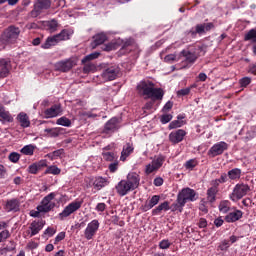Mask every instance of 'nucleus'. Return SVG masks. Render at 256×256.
<instances>
[{
    "instance_id": "e2e57ef3",
    "label": "nucleus",
    "mask_w": 256,
    "mask_h": 256,
    "mask_svg": "<svg viewBox=\"0 0 256 256\" xmlns=\"http://www.w3.org/2000/svg\"><path fill=\"white\" fill-rule=\"evenodd\" d=\"M95 69V65L91 64L90 62L84 64V73H91Z\"/></svg>"
},
{
    "instance_id": "2eb2a0df",
    "label": "nucleus",
    "mask_w": 256,
    "mask_h": 256,
    "mask_svg": "<svg viewBox=\"0 0 256 256\" xmlns=\"http://www.w3.org/2000/svg\"><path fill=\"white\" fill-rule=\"evenodd\" d=\"M62 113L63 109L61 108V104H54L44 111V117L45 119H53L55 117H59Z\"/></svg>"
},
{
    "instance_id": "e433bc0d",
    "label": "nucleus",
    "mask_w": 256,
    "mask_h": 256,
    "mask_svg": "<svg viewBox=\"0 0 256 256\" xmlns=\"http://www.w3.org/2000/svg\"><path fill=\"white\" fill-rule=\"evenodd\" d=\"M93 185H94L95 189L100 191V189H103V187H107V179H105L103 177H98L95 179Z\"/></svg>"
},
{
    "instance_id": "13d9d810",
    "label": "nucleus",
    "mask_w": 256,
    "mask_h": 256,
    "mask_svg": "<svg viewBox=\"0 0 256 256\" xmlns=\"http://www.w3.org/2000/svg\"><path fill=\"white\" fill-rule=\"evenodd\" d=\"M191 93V88H184L177 92L178 97H185Z\"/></svg>"
},
{
    "instance_id": "6e6552de",
    "label": "nucleus",
    "mask_w": 256,
    "mask_h": 256,
    "mask_svg": "<svg viewBox=\"0 0 256 256\" xmlns=\"http://www.w3.org/2000/svg\"><path fill=\"white\" fill-rule=\"evenodd\" d=\"M55 197V192H51L45 196L42 199L40 205L36 207L37 211H42L43 213H49V211H53V209H55V203L52 202V200L55 199Z\"/></svg>"
},
{
    "instance_id": "4be33fe9",
    "label": "nucleus",
    "mask_w": 256,
    "mask_h": 256,
    "mask_svg": "<svg viewBox=\"0 0 256 256\" xmlns=\"http://www.w3.org/2000/svg\"><path fill=\"white\" fill-rule=\"evenodd\" d=\"M133 151H135V147H133L132 143H126L123 146L121 156H120V161H127V158L132 155Z\"/></svg>"
},
{
    "instance_id": "79ce46f5",
    "label": "nucleus",
    "mask_w": 256,
    "mask_h": 256,
    "mask_svg": "<svg viewBox=\"0 0 256 256\" xmlns=\"http://www.w3.org/2000/svg\"><path fill=\"white\" fill-rule=\"evenodd\" d=\"M20 153H22L23 155L31 156L35 153V146H33L31 144L26 145L20 150Z\"/></svg>"
},
{
    "instance_id": "bf43d9fd",
    "label": "nucleus",
    "mask_w": 256,
    "mask_h": 256,
    "mask_svg": "<svg viewBox=\"0 0 256 256\" xmlns=\"http://www.w3.org/2000/svg\"><path fill=\"white\" fill-rule=\"evenodd\" d=\"M241 87H247L248 85H251V78L249 77H244L240 79L239 81Z\"/></svg>"
},
{
    "instance_id": "412c9836",
    "label": "nucleus",
    "mask_w": 256,
    "mask_h": 256,
    "mask_svg": "<svg viewBox=\"0 0 256 256\" xmlns=\"http://www.w3.org/2000/svg\"><path fill=\"white\" fill-rule=\"evenodd\" d=\"M242 218H243V211L235 210L234 212L228 213L225 216L224 221H226V223H236V221H239V219H242Z\"/></svg>"
},
{
    "instance_id": "ddd939ff",
    "label": "nucleus",
    "mask_w": 256,
    "mask_h": 256,
    "mask_svg": "<svg viewBox=\"0 0 256 256\" xmlns=\"http://www.w3.org/2000/svg\"><path fill=\"white\" fill-rule=\"evenodd\" d=\"M99 220L94 219L90 223H88L86 229L84 230V237L87 239V241H91L95 235H97V232L99 231L100 227Z\"/></svg>"
},
{
    "instance_id": "9d476101",
    "label": "nucleus",
    "mask_w": 256,
    "mask_h": 256,
    "mask_svg": "<svg viewBox=\"0 0 256 256\" xmlns=\"http://www.w3.org/2000/svg\"><path fill=\"white\" fill-rule=\"evenodd\" d=\"M198 51L200 54L192 53L191 51L182 50L181 55L185 57L186 63L193 64L201 55H205L207 53V47L206 46H198Z\"/></svg>"
},
{
    "instance_id": "cd10ccee",
    "label": "nucleus",
    "mask_w": 256,
    "mask_h": 256,
    "mask_svg": "<svg viewBox=\"0 0 256 256\" xmlns=\"http://www.w3.org/2000/svg\"><path fill=\"white\" fill-rule=\"evenodd\" d=\"M60 40L57 37V34L54 36H50L46 39L45 43H43L41 45L42 49H51V47H55V45H57V43H59Z\"/></svg>"
},
{
    "instance_id": "aec40b11",
    "label": "nucleus",
    "mask_w": 256,
    "mask_h": 256,
    "mask_svg": "<svg viewBox=\"0 0 256 256\" xmlns=\"http://www.w3.org/2000/svg\"><path fill=\"white\" fill-rule=\"evenodd\" d=\"M159 201H161V196L154 195L151 197L149 201H146L144 205H142V211L144 213H147V211H151L155 207V205L159 204Z\"/></svg>"
},
{
    "instance_id": "a19ab883",
    "label": "nucleus",
    "mask_w": 256,
    "mask_h": 256,
    "mask_svg": "<svg viewBox=\"0 0 256 256\" xmlns=\"http://www.w3.org/2000/svg\"><path fill=\"white\" fill-rule=\"evenodd\" d=\"M101 55V53L99 52H93L91 54L86 55L83 59H82V63H91V61H95V59H99V56Z\"/></svg>"
},
{
    "instance_id": "423d86ee",
    "label": "nucleus",
    "mask_w": 256,
    "mask_h": 256,
    "mask_svg": "<svg viewBox=\"0 0 256 256\" xmlns=\"http://www.w3.org/2000/svg\"><path fill=\"white\" fill-rule=\"evenodd\" d=\"M249 191H251V187H249L247 184L238 183L234 186L232 193L229 194V199L235 203L240 201V199H243V197H245Z\"/></svg>"
},
{
    "instance_id": "603ef678",
    "label": "nucleus",
    "mask_w": 256,
    "mask_h": 256,
    "mask_svg": "<svg viewBox=\"0 0 256 256\" xmlns=\"http://www.w3.org/2000/svg\"><path fill=\"white\" fill-rule=\"evenodd\" d=\"M27 171L28 173H31V175H37L39 172V167L36 163H33L28 167Z\"/></svg>"
},
{
    "instance_id": "de8ad7c7",
    "label": "nucleus",
    "mask_w": 256,
    "mask_h": 256,
    "mask_svg": "<svg viewBox=\"0 0 256 256\" xmlns=\"http://www.w3.org/2000/svg\"><path fill=\"white\" fill-rule=\"evenodd\" d=\"M185 125V122L182 120H173L170 122L168 129H178V127H183Z\"/></svg>"
},
{
    "instance_id": "72a5a7b5",
    "label": "nucleus",
    "mask_w": 256,
    "mask_h": 256,
    "mask_svg": "<svg viewBox=\"0 0 256 256\" xmlns=\"http://www.w3.org/2000/svg\"><path fill=\"white\" fill-rule=\"evenodd\" d=\"M102 157L104 161H108L110 163H113L114 161H117L119 159V156H117V153L115 152H102Z\"/></svg>"
},
{
    "instance_id": "09e8293b",
    "label": "nucleus",
    "mask_w": 256,
    "mask_h": 256,
    "mask_svg": "<svg viewBox=\"0 0 256 256\" xmlns=\"http://www.w3.org/2000/svg\"><path fill=\"white\" fill-rule=\"evenodd\" d=\"M9 161L11 163H19V160L21 159V154L17 152H11L8 156Z\"/></svg>"
},
{
    "instance_id": "473e14b6",
    "label": "nucleus",
    "mask_w": 256,
    "mask_h": 256,
    "mask_svg": "<svg viewBox=\"0 0 256 256\" xmlns=\"http://www.w3.org/2000/svg\"><path fill=\"white\" fill-rule=\"evenodd\" d=\"M217 193H219V190H216L215 188H208L206 192L207 201L209 203H215V201H217Z\"/></svg>"
},
{
    "instance_id": "a878e982",
    "label": "nucleus",
    "mask_w": 256,
    "mask_h": 256,
    "mask_svg": "<svg viewBox=\"0 0 256 256\" xmlns=\"http://www.w3.org/2000/svg\"><path fill=\"white\" fill-rule=\"evenodd\" d=\"M19 205H20L19 200L11 199L6 202L4 209L8 213H11V211H14L15 213H17V211H19Z\"/></svg>"
},
{
    "instance_id": "7ed1b4c3",
    "label": "nucleus",
    "mask_w": 256,
    "mask_h": 256,
    "mask_svg": "<svg viewBox=\"0 0 256 256\" xmlns=\"http://www.w3.org/2000/svg\"><path fill=\"white\" fill-rule=\"evenodd\" d=\"M215 29V24L213 22L197 24L195 28L187 30L184 32L186 38H183L184 43H190L191 39H195L197 35H205L208 31Z\"/></svg>"
},
{
    "instance_id": "0eeeda50",
    "label": "nucleus",
    "mask_w": 256,
    "mask_h": 256,
    "mask_svg": "<svg viewBox=\"0 0 256 256\" xmlns=\"http://www.w3.org/2000/svg\"><path fill=\"white\" fill-rule=\"evenodd\" d=\"M83 205V201H73L69 203L62 212L58 214V219L60 221H65L67 217H71L73 213H76V211H79Z\"/></svg>"
},
{
    "instance_id": "4d7b16f0",
    "label": "nucleus",
    "mask_w": 256,
    "mask_h": 256,
    "mask_svg": "<svg viewBox=\"0 0 256 256\" xmlns=\"http://www.w3.org/2000/svg\"><path fill=\"white\" fill-rule=\"evenodd\" d=\"M171 247V243L167 239H163L159 242V249H169Z\"/></svg>"
},
{
    "instance_id": "49530a36",
    "label": "nucleus",
    "mask_w": 256,
    "mask_h": 256,
    "mask_svg": "<svg viewBox=\"0 0 256 256\" xmlns=\"http://www.w3.org/2000/svg\"><path fill=\"white\" fill-rule=\"evenodd\" d=\"M44 131L50 134V137H59L61 128H46Z\"/></svg>"
},
{
    "instance_id": "864d4df0",
    "label": "nucleus",
    "mask_w": 256,
    "mask_h": 256,
    "mask_svg": "<svg viewBox=\"0 0 256 256\" xmlns=\"http://www.w3.org/2000/svg\"><path fill=\"white\" fill-rule=\"evenodd\" d=\"M11 237V233H9V230H3L0 232V243H3V241H7Z\"/></svg>"
},
{
    "instance_id": "338daca9",
    "label": "nucleus",
    "mask_w": 256,
    "mask_h": 256,
    "mask_svg": "<svg viewBox=\"0 0 256 256\" xmlns=\"http://www.w3.org/2000/svg\"><path fill=\"white\" fill-rule=\"evenodd\" d=\"M173 109V102L168 101L162 108L163 113H167V111H171Z\"/></svg>"
},
{
    "instance_id": "4c0bfd02",
    "label": "nucleus",
    "mask_w": 256,
    "mask_h": 256,
    "mask_svg": "<svg viewBox=\"0 0 256 256\" xmlns=\"http://www.w3.org/2000/svg\"><path fill=\"white\" fill-rule=\"evenodd\" d=\"M244 41H251V43H256V28L250 29L244 35Z\"/></svg>"
},
{
    "instance_id": "39448f33",
    "label": "nucleus",
    "mask_w": 256,
    "mask_h": 256,
    "mask_svg": "<svg viewBox=\"0 0 256 256\" xmlns=\"http://www.w3.org/2000/svg\"><path fill=\"white\" fill-rule=\"evenodd\" d=\"M48 9H51V0H35L33 9L29 13V17L37 19L39 15H42V13H45Z\"/></svg>"
},
{
    "instance_id": "f03ea898",
    "label": "nucleus",
    "mask_w": 256,
    "mask_h": 256,
    "mask_svg": "<svg viewBox=\"0 0 256 256\" xmlns=\"http://www.w3.org/2000/svg\"><path fill=\"white\" fill-rule=\"evenodd\" d=\"M141 183V176H139L136 172H129L126 176V179L121 180L116 186V193L120 197H125V195H129L131 191H135V189L139 188Z\"/></svg>"
},
{
    "instance_id": "3c124183",
    "label": "nucleus",
    "mask_w": 256,
    "mask_h": 256,
    "mask_svg": "<svg viewBox=\"0 0 256 256\" xmlns=\"http://www.w3.org/2000/svg\"><path fill=\"white\" fill-rule=\"evenodd\" d=\"M229 247H231V243L229 242V240H223L218 246V249H220V251H227Z\"/></svg>"
},
{
    "instance_id": "393cba45",
    "label": "nucleus",
    "mask_w": 256,
    "mask_h": 256,
    "mask_svg": "<svg viewBox=\"0 0 256 256\" xmlns=\"http://www.w3.org/2000/svg\"><path fill=\"white\" fill-rule=\"evenodd\" d=\"M0 121L2 123H13V116H11L9 111L5 110V106L2 104H0Z\"/></svg>"
},
{
    "instance_id": "0e129e2a",
    "label": "nucleus",
    "mask_w": 256,
    "mask_h": 256,
    "mask_svg": "<svg viewBox=\"0 0 256 256\" xmlns=\"http://www.w3.org/2000/svg\"><path fill=\"white\" fill-rule=\"evenodd\" d=\"M199 229H206L208 223H207V219L205 218H200L199 222L197 223Z\"/></svg>"
},
{
    "instance_id": "052dcab7",
    "label": "nucleus",
    "mask_w": 256,
    "mask_h": 256,
    "mask_svg": "<svg viewBox=\"0 0 256 256\" xmlns=\"http://www.w3.org/2000/svg\"><path fill=\"white\" fill-rule=\"evenodd\" d=\"M57 233V229L53 228V227H48L45 231H44V235H48V237H53V235H55Z\"/></svg>"
},
{
    "instance_id": "c85d7f7f",
    "label": "nucleus",
    "mask_w": 256,
    "mask_h": 256,
    "mask_svg": "<svg viewBox=\"0 0 256 256\" xmlns=\"http://www.w3.org/2000/svg\"><path fill=\"white\" fill-rule=\"evenodd\" d=\"M105 41H107V35L104 33L95 35L94 41L91 43L92 49H96L99 45H103Z\"/></svg>"
},
{
    "instance_id": "a211bd4d",
    "label": "nucleus",
    "mask_w": 256,
    "mask_h": 256,
    "mask_svg": "<svg viewBox=\"0 0 256 256\" xmlns=\"http://www.w3.org/2000/svg\"><path fill=\"white\" fill-rule=\"evenodd\" d=\"M57 71H61L62 73H67L75 67V61L72 59H67L63 61H59L55 64Z\"/></svg>"
},
{
    "instance_id": "bb28decb",
    "label": "nucleus",
    "mask_w": 256,
    "mask_h": 256,
    "mask_svg": "<svg viewBox=\"0 0 256 256\" xmlns=\"http://www.w3.org/2000/svg\"><path fill=\"white\" fill-rule=\"evenodd\" d=\"M223 183H227V173H222L219 178L212 180L210 188L219 191V185H223Z\"/></svg>"
},
{
    "instance_id": "69168bd1",
    "label": "nucleus",
    "mask_w": 256,
    "mask_h": 256,
    "mask_svg": "<svg viewBox=\"0 0 256 256\" xmlns=\"http://www.w3.org/2000/svg\"><path fill=\"white\" fill-rule=\"evenodd\" d=\"M65 239V232H60L54 240V245H57V243H60V241H63Z\"/></svg>"
},
{
    "instance_id": "37998d69",
    "label": "nucleus",
    "mask_w": 256,
    "mask_h": 256,
    "mask_svg": "<svg viewBox=\"0 0 256 256\" xmlns=\"http://www.w3.org/2000/svg\"><path fill=\"white\" fill-rule=\"evenodd\" d=\"M56 125H61L62 127H71V120L65 116L57 119Z\"/></svg>"
},
{
    "instance_id": "f8f14e48",
    "label": "nucleus",
    "mask_w": 256,
    "mask_h": 256,
    "mask_svg": "<svg viewBox=\"0 0 256 256\" xmlns=\"http://www.w3.org/2000/svg\"><path fill=\"white\" fill-rule=\"evenodd\" d=\"M229 149V144L225 141H220L214 144L209 150H208V156L209 157H218V155H223L225 151Z\"/></svg>"
},
{
    "instance_id": "9b49d317",
    "label": "nucleus",
    "mask_w": 256,
    "mask_h": 256,
    "mask_svg": "<svg viewBox=\"0 0 256 256\" xmlns=\"http://www.w3.org/2000/svg\"><path fill=\"white\" fill-rule=\"evenodd\" d=\"M118 129H121V121H119V118L113 117L105 123L102 133L113 135Z\"/></svg>"
},
{
    "instance_id": "f3484780",
    "label": "nucleus",
    "mask_w": 256,
    "mask_h": 256,
    "mask_svg": "<svg viewBox=\"0 0 256 256\" xmlns=\"http://www.w3.org/2000/svg\"><path fill=\"white\" fill-rule=\"evenodd\" d=\"M185 135H187V132L183 129H178L176 131H172L169 134V141L172 143V145H177L185 139Z\"/></svg>"
},
{
    "instance_id": "6ab92c4d",
    "label": "nucleus",
    "mask_w": 256,
    "mask_h": 256,
    "mask_svg": "<svg viewBox=\"0 0 256 256\" xmlns=\"http://www.w3.org/2000/svg\"><path fill=\"white\" fill-rule=\"evenodd\" d=\"M9 71H11V60L1 59L0 60V77L5 79L9 76Z\"/></svg>"
},
{
    "instance_id": "5fc2aeb1",
    "label": "nucleus",
    "mask_w": 256,
    "mask_h": 256,
    "mask_svg": "<svg viewBox=\"0 0 256 256\" xmlns=\"http://www.w3.org/2000/svg\"><path fill=\"white\" fill-rule=\"evenodd\" d=\"M115 49H117L116 42H110L103 47V51H115Z\"/></svg>"
},
{
    "instance_id": "c03bdc74",
    "label": "nucleus",
    "mask_w": 256,
    "mask_h": 256,
    "mask_svg": "<svg viewBox=\"0 0 256 256\" xmlns=\"http://www.w3.org/2000/svg\"><path fill=\"white\" fill-rule=\"evenodd\" d=\"M197 165H199V161H197V159L194 158L186 161L184 164V167L185 169H189L190 171H193V168L197 167Z\"/></svg>"
},
{
    "instance_id": "f257e3e1",
    "label": "nucleus",
    "mask_w": 256,
    "mask_h": 256,
    "mask_svg": "<svg viewBox=\"0 0 256 256\" xmlns=\"http://www.w3.org/2000/svg\"><path fill=\"white\" fill-rule=\"evenodd\" d=\"M136 91L140 97L153 101H162L165 95L163 88H155V83L148 79L140 81L136 86Z\"/></svg>"
},
{
    "instance_id": "6e6d98bb",
    "label": "nucleus",
    "mask_w": 256,
    "mask_h": 256,
    "mask_svg": "<svg viewBox=\"0 0 256 256\" xmlns=\"http://www.w3.org/2000/svg\"><path fill=\"white\" fill-rule=\"evenodd\" d=\"M110 173H115L119 169V160L112 162L108 167Z\"/></svg>"
},
{
    "instance_id": "2f4dec72",
    "label": "nucleus",
    "mask_w": 256,
    "mask_h": 256,
    "mask_svg": "<svg viewBox=\"0 0 256 256\" xmlns=\"http://www.w3.org/2000/svg\"><path fill=\"white\" fill-rule=\"evenodd\" d=\"M218 209L220 213H223L224 215L229 213L231 211V202L229 200H223L219 203Z\"/></svg>"
},
{
    "instance_id": "b1692460",
    "label": "nucleus",
    "mask_w": 256,
    "mask_h": 256,
    "mask_svg": "<svg viewBox=\"0 0 256 256\" xmlns=\"http://www.w3.org/2000/svg\"><path fill=\"white\" fill-rule=\"evenodd\" d=\"M243 171L239 168H233L226 173L227 181H239L241 179Z\"/></svg>"
},
{
    "instance_id": "ea45409f",
    "label": "nucleus",
    "mask_w": 256,
    "mask_h": 256,
    "mask_svg": "<svg viewBox=\"0 0 256 256\" xmlns=\"http://www.w3.org/2000/svg\"><path fill=\"white\" fill-rule=\"evenodd\" d=\"M163 163H165V156L160 155L156 159L152 161V165L156 168L157 171L163 167Z\"/></svg>"
},
{
    "instance_id": "dca6fc26",
    "label": "nucleus",
    "mask_w": 256,
    "mask_h": 256,
    "mask_svg": "<svg viewBox=\"0 0 256 256\" xmlns=\"http://www.w3.org/2000/svg\"><path fill=\"white\" fill-rule=\"evenodd\" d=\"M43 227H45L44 220H34L29 226L28 235H30V237H35V235H39V232L43 230Z\"/></svg>"
},
{
    "instance_id": "7c9ffc66",
    "label": "nucleus",
    "mask_w": 256,
    "mask_h": 256,
    "mask_svg": "<svg viewBox=\"0 0 256 256\" xmlns=\"http://www.w3.org/2000/svg\"><path fill=\"white\" fill-rule=\"evenodd\" d=\"M71 35H73V31L69 29H63L59 34H56L58 40L61 41H69L71 39Z\"/></svg>"
},
{
    "instance_id": "5701e85b",
    "label": "nucleus",
    "mask_w": 256,
    "mask_h": 256,
    "mask_svg": "<svg viewBox=\"0 0 256 256\" xmlns=\"http://www.w3.org/2000/svg\"><path fill=\"white\" fill-rule=\"evenodd\" d=\"M17 121L23 129H27V127H31V120H29V116L25 112H20L17 115Z\"/></svg>"
},
{
    "instance_id": "4468645a",
    "label": "nucleus",
    "mask_w": 256,
    "mask_h": 256,
    "mask_svg": "<svg viewBox=\"0 0 256 256\" xmlns=\"http://www.w3.org/2000/svg\"><path fill=\"white\" fill-rule=\"evenodd\" d=\"M117 75H119V67L109 66L103 70L101 77L104 81H115Z\"/></svg>"
},
{
    "instance_id": "f704fd0d",
    "label": "nucleus",
    "mask_w": 256,
    "mask_h": 256,
    "mask_svg": "<svg viewBox=\"0 0 256 256\" xmlns=\"http://www.w3.org/2000/svg\"><path fill=\"white\" fill-rule=\"evenodd\" d=\"M62 155H65V149L60 148L51 153H48L47 157L48 159H50V161H55V159H59V157H61Z\"/></svg>"
},
{
    "instance_id": "8fccbe9b",
    "label": "nucleus",
    "mask_w": 256,
    "mask_h": 256,
    "mask_svg": "<svg viewBox=\"0 0 256 256\" xmlns=\"http://www.w3.org/2000/svg\"><path fill=\"white\" fill-rule=\"evenodd\" d=\"M173 119V115L171 114H163L160 117V123H162V125H167V123H170V121Z\"/></svg>"
},
{
    "instance_id": "a18cd8bd",
    "label": "nucleus",
    "mask_w": 256,
    "mask_h": 256,
    "mask_svg": "<svg viewBox=\"0 0 256 256\" xmlns=\"http://www.w3.org/2000/svg\"><path fill=\"white\" fill-rule=\"evenodd\" d=\"M61 169L57 166H50L46 169L45 175H60Z\"/></svg>"
},
{
    "instance_id": "20e7f679",
    "label": "nucleus",
    "mask_w": 256,
    "mask_h": 256,
    "mask_svg": "<svg viewBox=\"0 0 256 256\" xmlns=\"http://www.w3.org/2000/svg\"><path fill=\"white\" fill-rule=\"evenodd\" d=\"M19 35H21V29L12 25L3 32L1 41L4 45H15L17 39H19Z\"/></svg>"
},
{
    "instance_id": "680f3d73",
    "label": "nucleus",
    "mask_w": 256,
    "mask_h": 256,
    "mask_svg": "<svg viewBox=\"0 0 256 256\" xmlns=\"http://www.w3.org/2000/svg\"><path fill=\"white\" fill-rule=\"evenodd\" d=\"M154 171H157V168L153 166L152 164L146 165L145 173L146 175H151V173H154Z\"/></svg>"
},
{
    "instance_id": "58836bf2",
    "label": "nucleus",
    "mask_w": 256,
    "mask_h": 256,
    "mask_svg": "<svg viewBox=\"0 0 256 256\" xmlns=\"http://www.w3.org/2000/svg\"><path fill=\"white\" fill-rule=\"evenodd\" d=\"M45 27L48 31H50V33H55L59 27V23H57V20L47 21L45 23Z\"/></svg>"
},
{
    "instance_id": "c9c22d12",
    "label": "nucleus",
    "mask_w": 256,
    "mask_h": 256,
    "mask_svg": "<svg viewBox=\"0 0 256 256\" xmlns=\"http://www.w3.org/2000/svg\"><path fill=\"white\" fill-rule=\"evenodd\" d=\"M183 207H185L184 202H182L179 197L177 196L176 203H173L170 206L171 211H179V213H183Z\"/></svg>"
},
{
    "instance_id": "c756f323",
    "label": "nucleus",
    "mask_w": 256,
    "mask_h": 256,
    "mask_svg": "<svg viewBox=\"0 0 256 256\" xmlns=\"http://www.w3.org/2000/svg\"><path fill=\"white\" fill-rule=\"evenodd\" d=\"M170 209H171V206H169V201H164L163 203H161L159 206H157L152 210V215L157 216L162 211H169Z\"/></svg>"
},
{
    "instance_id": "1a4fd4ad",
    "label": "nucleus",
    "mask_w": 256,
    "mask_h": 256,
    "mask_svg": "<svg viewBox=\"0 0 256 256\" xmlns=\"http://www.w3.org/2000/svg\"><path fill=\"white\" fill-rule=\"evenodd\" d=\"M178 199L184 204L187 205V202L197 201L199 199V194L189 187L183 188L177 195Z\"/></svg>"
},
{
    "instance_id": "774afa93",
    "label": "nucleus",
    "mask_w": 256,
    "mask_h": 256,
    "mask_svg": "<svg viewBox=\"0 0 256 256\" xmlns=\"http://www.w3.org/2000/svg\"><path fill=\"white\" fill-rule=\"evenodd\" d=\"M248 73H250L251 75H256V63L255 64H251L248 67Z\"/></svg>"
}]
</instances>
